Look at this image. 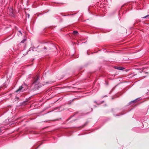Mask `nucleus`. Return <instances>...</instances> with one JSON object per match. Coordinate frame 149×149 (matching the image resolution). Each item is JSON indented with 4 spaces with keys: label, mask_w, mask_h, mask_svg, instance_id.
Listing matches in <instances>:
<instances>
[{
    "label": "nucleus",
    "mask_w": 149,
    "mask_h": 149,
    "mask_svg": "<svg viewBox=\"0 0 149 149\" xmlns=\"http://www.w3.org/2000/svg\"><path fill=\"white\" fill-rule=\"evenodd\" d=\"M18 32L20 33V35L21 36H22V32H21V31H19Z\"/></svg>",
    "instance_id": "nucleus-10"
},
{
    "label": "nucleus",
    "mask_w": 149,
    "mask_h": 149,
    "mask_svg": "<svg viewBox=\"0 0 149 149\" xmlns=\"http://www.w3.org/2000/svg\"><path fill=\"white\" fill-rule=\"evenodd\" d=\"M23 88V87H22V86H20L19 87V88L15 92L17 93H18L19 92H20Z\"/></svg>",
    "instance_id": "nucleus-3"
},
{
    "label": "nucleus",
    "mask_w": 149,
    "mask_h": 149,
    "mask_svg": "<svg viewBox=\"0 0 149 149\" xmlns=\"http://www.w3.org/2000/svg\"><path fill=\"white\" fill-rule=\"evenodd\" d=\"M26 40V39H24L21 41V43H24L25 41Z\"/></svg>",
    "instance_id": "nucleus-8"
},
{
    "label": "nucleus",
    "mask_w": 149,
    "mask_h": 149,
    "mask_svg": "<svg viewBox=\"0 0 149 149\" xmlns=\"http://www.w3.org/2000/svg\"><path fill=\"white\" fill-rule=\"evenodd\" d=\"M29 14H28V17H29Z\"/></svg>",
    "instance_id": "nucleus-14"
},
{
    "label": "nucleus",
    "mask_w": 149,
    "mask_h": 149,
    "mask_svg": "<svg viewBox=\"0 0 149 149\" xmlns=\"http://www.w3.org/2000/svg\"><path fill=\"white\" fill-rule=\"evenodd\" d=\"M25 86H27V85H26V84H25Z\"/></svg>",
    "instance_id": "nucleus-15"
},
{
    "label": "nucleus",
    "mask_w": 149,
    "mask_h": 149,
    "mask_svg": "<svg viewBox=\"0 0 149 149\" xmlns=\"http://www.w3.org/2000/svg\"><path fill=\"white\" fill-rule=\"evenodd\" d=\"M31 50H32V51H33V49L32 47H31L29 49V51H31Z\"/></svg>",
    "instance_id": "nucleus-11"
},
{
    "label": "nucleus",
    "mask_w": 149,
    "mask_h": 149,
    "mask_svg": "<svg viewBox=\"0 0 149 149\" xmlns=\"http://www.w3.org/2000/svg\"><path fill=\"white\" fill-rule=\"evenodd\" d=\"M9 10L10 13H11V14H13V10L12 9H9Z\"/></svg>",
    "instance_id": "nucleus-6"
},
{
    "label": "nucleus",
    "mask_w": 149,
    "mask_h": 149,
    "mask_svg": "<svg viewBox=\"0 0 149 149\" xmlns=\"http://www.w3.org/2000/svg\"><path fill=\"white\" fill-rule=\"evenodd\" d=\"M52 83V81H51V82H49H49H46V83L47 84H49V83Z\"/></svg>",
    "instance_id": "nucleus-12"
},
{
    "label": "nucleus",
    "mask_w": 149,
    "mask_h": 149,
    "mask_svg": "<svg viewBox=\"0 0 149 149\" xmlns=\"http://www.w3.org/2000/svg\"><path fill=\"white\" fill-rule=\"evenodd\" d=\"M146 73H148V72H146Z\"/></svg>",
    "instance_id": "nucleus-17"
},
{
    "label": "nucleus",
    "mask_w": 149,
    "mask_h": 149,
    "mask_svg": "<svg viewBox=\"0 0 149 149\" xmlns=\"http://www.w3.org/2000/svg\"><path fill=\"white\" fill-rule=\"evenodd\" d=\"M114 68L116 69H117L120 70H122L125 69V68H124L118 66H115V67Z\"/></svg>",
    "instance_id": "nucleus-2"
},
{
    "label": "nucleus",
    "mask_w": 149,
    "mask_h": 149,
    "mask_svg": "<svg viewBox=\"0 0 149 149\" xmlns=\"http://www.w3.org/2000/svg\"><path fill=\"white\" fill-rule=\"evenodd\" d=\"M95 102V103H96V101H95V102Z\"/></svg>",
    "instance_id": "nucleus-16"
},
{
    "label": "nucleus",
    "mask_w": 149,
    "mask_h": 149,
    "mask_svg": "<svg viewBox=\"0 0 149 149\" xmlns=\"http://www.w3.org/2000/svg\"><path fill=\"white\" fill-rule=\"evenodd\" d=\"M1 88V87H0V88Z\"/></svg>",
    "instance_id": "nucleus-18"
},
{
    "label": "nucleus",
    "mask_w": 149,
    "mask_h": 149,
    "mask_svg": "<svg viewBox=\"0 0 149 149\" xmlns=\"http://www.w3.org/2000/svg\"><path fill=\"white\" fill-rule=\"evenodd\" d=\"M52 45L50 44H48V46H47V47L48 48H51V47H50V46Z\"/></svg>",
    "instance_id": "nucleus-9"
},
{
    "label": "nucleus",
    "mask_w": 149,
    "mask_h": 149,
    "mask_svg": "<svg viewBox=\"0 0 149 149\" xmlns=\"http://www.w3.org/2000/svg\"><path fill=\"white\" fill-rule=\"evenodd\" d=\"M47 47H44V49H47Z\"/></svg>",
    "instance_id": "nucleus-13"
},
{
    "label": "nucleus",
    "mask_w": 149,
    "mask_h": 149,
    "mask_svg": "<svg viewBox=\"0 0 149 149\" xmlns=\"http://www.w3.org/2000/svg\"><path fill=\"white\" fill-rule=\"evenodd\" d=\"M73 34L74 35H76L78 33V32L77 31H74L73 32Z\"/></svg>",
    "instance_id": "nucleus-7"
},
{
    "label": "nucleus",
    "mask_w": 149,
    "mask_h": 149,
    "mask_svg": "<svg viewBox=\"0 0 149 149\" xmlns=\"http://www.w3.org/2000/svg\"><path fill=\"white\" fill-rule=\"evenodd\" d=\"M137 99H135L134 100L131 101V102H130V104H131V103H135L136 102H137Z\"/></svg>",
    "instance_id": "nucleus-4"
},
{
    "label": "nucleus",
    "mask_w": 149,
    "mask_h": 149,
    "mask_svg": "<svg viewBox=\"0 0 149 149\" xmlns=\"http://www.w3.org/2000/svg\"><path fill=\"white\" fill-rule=\"evenodd\" d=\"M142 18H146L147 19H149V15H148L146 16H145L142 17Z\"/></svg>",
    "instance_id": "nucleus-5"
},
{
    "label": "nucleus",
    "mask_w": 149,
    "mask_h": 149,
    "mask_svg": "<svg viewBox=\"0 0 149 149\" xmlns=\"http://www.w3.org/2000/svg\"><path fill=\"white\" fill-rule=\"evenodd\" d=\"M39 79V77L38 76L36 79H35L32 84V85H34L36 86V87H38V84H39V82L38 81V80Z\"/></svg>",
    "instance_id": "nucleus-1"
}]
</instances>
